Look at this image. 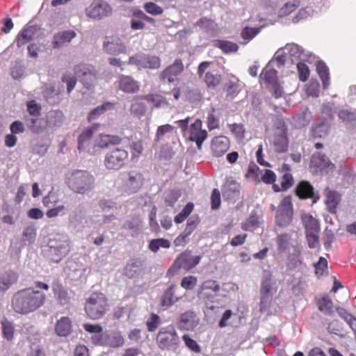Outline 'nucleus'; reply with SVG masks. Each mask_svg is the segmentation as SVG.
Masks as SVG:
<instances>
[{
	"instance_id": "1",
	"label": "nucleus",
	"mask_w": 356,
	"mask_h": 356,
	"mask_svg": "<svg viewBox=\"0 0 356 356\" xmlns=\"http://www.w3.org/2000/svg\"><path fill=\"white\" fill-rule=\"evenodd\" d=\"M46 301V295L33 287L19 290L12 297L13 309L17 314H28L42 307Z\"/></svg>"
},
{
	"instance_id": "2",
	"label": "nucleus",
	"mask_w": 356,
	"mask_h": 356,
	"mask_svg": "<svg viewBox=\"0 0 356 356\" xmlns=\"http://www.w3.org/2000/svg\"><path fill=\"white\" fill-rule=\"evenodd\" d=\"M95 177L87 170H74L66 174L65 184L73 192L87 194L95 187Z\"/></svg>"
},
{
	"instance_id": "3",
	"label": "nucleus",
	"mask_w": 356,
	"mask_h": 356,
	"mask_svg": "<svg viewBox=\"0 0 356 356\" xmlns=\"http://www.w3.org/2000/svg\"><path fill=\"white\" fill-rule=\"evenodd\" d=\"M108 299L100 291L92 292L86 298L84 304V311L86 316L92 320H99L108 311Z\"/></svg>"
},
{
	"instance_id": "4",
	"label": "nucleus",
	"mask_w": 356,
	"mask_h": 356,
	"mask_svg": "<svg viewBox=\"0 0 356 356\" xmlns=\"http://www.w3.org/2000/svg\"><path fill=\"white\" fill-rule=\"evenodd\" d=\"M156 341L162 350L175 352L180 346V339L174 325H168L159 329Z\"/></svg>"
},
{
	"instance_id": "5",
	"label": "nucleus",
	"mask_w": 356,
	"mask_h": 356,
	"mask_svg": "<svg viewBox=\"0 0 356 356\" xmlns=\"http://www.w3.org/2000/svg\"><path fill=\"white\" fill-rule=\"evenodd\" d=\"M128 157L129 153L126 149L115 147L106 153L104 163L107 170H118L125 165Z\"/></svg>"
},
{
	"instance_id": "6",
	"label": "nucleus",
	"mask_w": 356,
	"mask_h": 356,
	"mask_svg": "<svg viewBox=\"0 0 356 356\" xmlns=\"http://www.w3.org/2000/svg\"><path fill=\"white\" fill-rule=\"evenodd\" d=\"M129 65H136L138 69L156 70L161 67V58L154 55L138 53L129 57Z\"/></svg>"
},
{
	"instance_id": "7",
	"label": "nucleus",
	"mask_w": 356,
	"mask_h": 356,
	"mask_svg": "<svg viewBox=\"0 0 356 356\" xmlns=\"http://www.w3.org/2000/svg\"><path fill=\"white\" fill-rule=\"evenodd\" d=\"M74 71L85 88L90 89L95 86L97 77L93 65L80 63L74 66Z\"/></svg>"
},
{
	"instance_id": "8",
	"label": "nucleus",
	"mask_w": 356,
	"mask_h": 356,
	"mask_svg": "<svg viewBox=\"0 0 356 356\" xmlns=\"http://www.w3.org/2000/svg\"><path fill=\"white\" fill-rule=\"evenodd\" d=\"M293 214L291 197L287 195L282 200L278 206L275 216L276 223L281 227L289 225L292 221Z\"/></svg>"
},
{
	"instance_id": "9",
	"label": "nucleus",
	"mask_w": 356,
	"mask_h": 356,
	"mask_svg": "<svg viewBox=\"0 0 356 356\" xmlns=\"http://www.w3.org/2000/svg\"><path fill=\"white\" fill-rule=\"evenodd\" d=\"M220 290V285L216 280H207L203 282L197 290V297L205 303L213 302Z\"/></svg>"
},
{
	"instance_id": "10",
	"label": "nucleus",
	"mask_w": 356,
	"mask_h": 356,
	"mask_svg": "<svg viewBox=\"0 0 356 356\" xmlns=\"http://www.w3.org/2000/svg\"><path fill=\"white\" fill-rule=\"evenodd\" d=\"M200 256H193L191 251L186 250L177 257L168 271L170 272L181 268L190 270L200 263Z\"/></svg>"
},
{
	"instance_id": "11",
	"label": "nucleus",
	"mask_w": 356,
	"mask_h": 356,
	"mask_svg": "<svg viewBox=\"0 0 356 356\" xmlns=\"http://www.w3.org/2000/svg\"><path fill=\"white\" fill-rule=\"evenodd\" d=\"M211 62L204 61L202 62L197 67V74L200 78L203 77L204 81L207 88L210 89H216L220 83L222 77L218 72L205 71L209 67Z\"/></svg>"
},
{
	"instance_id": "12",
	"label": "nucleus",
	"mask_w": 356,
	"mask_h": 356,
	"mask_svg": "<svg viewBox=\"0 0 356 356\" xmlns=\"http://www.w3.org/2000/svg\"><path fill=\"white\" fill-rule=\"evenodd\" d=\"M184 66L181 59L177 58L174 63L165 67L160 74L159 79L163 82L173 83L184 71Z\"/></svg>"
},
{
	"instance_id": "13",
	"label": "nucleus",
	"mask_w": 356,
	"mask_h": 356,
	"mask_svg": "<svg viewBox=\"0 0 356 356\" xmlns=\"http://www.w3.org/2000/svg\"><path fill=\"white\" fill-rule=\"evenodd\" d=\"M202 122L197 119L190 125L188 129V138L190 140L195 142L199 149L202 148L204 140L207 138V132L202 129Z\"/></svg>"
},
{
	"instance_id": "14",
	"label": "nucleus",
	"mask_w": 356,
	"mask_h": 356,
	"mask_svg": "<svg viewBox=\"0 0 356 356\" xmlns=\"http://www.w3.org/2000/svg\"><path fill=\"white\" fill-rule=\"evenodd\" d=\"M90 18L102 19L110 15L112 13L111 6L105 2H93L86 10Z\"/></svg>"
},
{
	"instance_id": "15",
	"label": "nucleus",
	"mask_w": 356,
	"mask_h": 356,
	"mask_svg": "<svg viewBox=\"0 0 356 356\" xmlns=\"http://www.w3.org/2000/svg\"><path fill=\"white\" fill-rule=\"evenodd\" d=\"M229 139L225 136H216L211 142V150L212 154L216 157L223 156L229 149Z\"/></svg>"
},
{
	"instance_id": "16",
	"label": "nucleus",
	"mask_w": 356,
	"mask_h": 356,
	"mask_svg": "<svg viewBox=\"0 0 356 356\" xmlns=\"http://www.w3.org/2000/svg\"><path fill=\"white\" fill-rule=\"evenodd\" d=\"M179 289L175 284H171L165 289L160 297V305L163 309H168L181 299V296L177 294Z\"/></svg>"
},
{
	"instance_id": "17",
	"label": "nucleus",
	"mask_w": 356,
	"mask_h": 356,
	"mask_svg": "<svg viewBox=\"0 0 356 356\" xmlns=\"http://www.w3.org/2000/svg\"><path fill=\"white\" fill-rule=\"evenodd\" d=\"M198 323L199 319L195 312L187 311L180 315L177 325L180 330L189 331L193 330Z\"/></svg>"
},
{
	"instance_id": "18",
	"label": "nucleus",
	"mask_w": 356,
	"mask_h": 356,
	"mask_svg": "<svg viewBox=\"0 0 356 356\" xmlns=\"http://www.w3.org/2000/svg\"><path fill=\"white\" fill-rule=\"evenodd\" d=\"M118 88L125 93L134 94L140 90V83L131 76L120 75L118 77Z\"/></svg>"
},
{
	"instance_id": "19",
	"label": "nucleus",
	"mask_w": 356,
	"mask_h": 356,
	"mask_svg": "<svg viewBox=\"0 0 356 356\" xmlns=\"http://www.w3.org/2000/svg\"><path fill=\"white\" fill-rule=\"evenodd\" d=\"M51 289L54 298L59 305H66L70 303V297L68 291L59 280L56 279L53 281Z\"/></svg>"
},
{
	"instance_id": "20",
	"label": "nucleus",
	"mask_w": 356,
	"mask_h": 356,
	"mask_svg": "<svg viewBox=\"0 0 356 356\" xmlns=\"http://www.w3.org/2000/svg\"><path fill=\"white\" fill-rule=\"evenodd\" d=\"M311 166L320 170H333L334 165L325 155L320 152L314 153L311 158Z\"/></svg>"
},
{
	"instance_id": "21",
	"label": "nucleus",
	"mask_w": 356,
	"mask_h": 356,
	"mask_svg": "<svg viewBox=\"0 0 356 356\" xmlns=\"http://www.w3.org/2000/svg\"><path fill=\"white\" fill-rule=\"evenodd\" d=\"M76 36L73 30L59 31L54 35L52 46L54 49H58L70 43Z\"/></svg>"
},
{
	"instance_id": "22",
	"label": "nucleus",
	"mask_w": 356,
	"mask_h": 356,
	"mask_svg": "<svg viewBox=\"0 0 356 356\" xmlns=\"http://www.w3.org/2000/svg\"><path fill=\"white\" fill-rule=\"evenodd\" d=\"M56 334L59 337H67L72 331V322L70 318L63 316L58 319L54 327Z\"/></svg>"
},
{
	"instance_id": "23",
	"label": "nucleus",
	"mask_w": 356,
	"mask_h": 356,
	"mask_svg": "<svg viewBox=\"0 0 356 356\" xmlns=\"http://www.w3.org/2000/svg\"><path fill=\"white\" fill-rule=\"evenodd\" d=\"M325 203L329 212L331 213H336L337 206L341 200V194L336 191H332L329 188H327L325 190Z\"/></svg>"
},
{
	"instance_id": "24",
	"label": "nucleus",
	"mask_w": 356,
	"mask_h": 356,
	"mask_svg": "<svg viewBox=\"0 0 356 356\" xmlns=\"http://www.w3.org/2000/svg\"><path fill=\"white\" fill-rule=\"evenodd\" d=\"M103 48L106 53L111 55H119L127 53V47L119 40H105L103 44Z\"/></svg>"
},
{
	"instance_id": "25",
	"label": "nucleus",
	"mask_w": 356,
	"mask_h": 356,
	"mask_svg": "<svg viewBox=\"0 0 356 356\" xmlns=\"http://www.w3.org/2000/svg\"><path fill=\"white\" fill-rule=\"evenodd\" d=\"M122 142V138L115 135L100 134L95 139V146L104 149L108 148L110 145H118Z\"/></svg>"
},
{
	"instance_id": "26",
	"label": "nucleus",
	"mask_w": 356,
	"mask_h": 356,
	"mask_svg": "<svg viewBox=\"0 0 356 356\" xmlns=\"http://www.w3.org/2000/svg\"><path fill=\"white\" fill-rule=\"evenodd\" d=\"M296 195L302 200L312 198L314 195V189L307 181H301L296 187Z\"/></svg>"
},
{
	"instance_id": "27",
	"label": "nucleus",
	"mask_w": 356,
	"mask_h": 356,
	"mask_svg": "<svg viewBox=\"0 0 356 356\" xmlns=\"http://www.w3.org/2000/svg\"><path fill=\"white\" fill-rule=\"evenodd\" d=\"M288 134H274L273 145L277 153L286 152L289 147Z\"/></svg>"
},
{
	"instance_id": "28",
	"label": "nucleus",
	"mask_w": 356,
	"mask_h": 356,
	"mask_svg": "<svg viewBox=\"0 0 356 356\" xmlns=\"http://www.w3.org/2000/svg\"><path fill=\"white\" fill-rule=\"evenodd\" d=\"M127 186L132 193L136 192L143 185V177L140 172L131 171L128 174Z\"/></svg>"
},
{
	"instance_id": "29",
	"label": "nucleus",
	"mask_w": 356,
	"mask_h": 356,
	"mask_svg": "<svg viewBox=\"0 0 356 356\" xmlns=\"http://www.w3.org/2000/svg\"><path fill=\"white\" fill-rule=\"evenodd\" d=\"M17 280V273L12 270L5 272L0 277V291L8 290Z\"/></svg>"
},
{
	"instance_id": "30",
	"label": "nucleus",
	"mask_w": 356,
	"mask_h": 356,
	"mask_svg": "<svg viewBox=\"0 0 356 356\" xmlns=\"http://www.w3.org/2000/svg\"><path fill=\"white\" fill-rule=\"evenodd\" d=\"M134 100V102L130 107L131 113L138 117L144 115L147 111V106L143 95L135 97Z\"/></svg>"
},
{
	"instance_id": "31",
	"label": "nucleus",
	"mask_w": 356,
	"mask_h": 356,
	"mask_svg": "<svg viewBox=\"0 0 356 356\" xmlns=\"http://www.w3.org/2000/svg\"><path fill=\"white\" fill-rule=\"evenodd\" d=\"M277 71L269 66L265 67L260 74V80L268 86L277 81Z\"/></svg>"
},
{
	"instance_id": "32",
	"label": "nucleus",
	"mask_w": 356,
	"mask_h": 356,
	"mask_svg": "<svg viewBox=\"0 0 356 356\" xmlns=\"http://www.w3.org/2000/svg\"><path fill=\"white\" fill-rule=\"evenodd\" d=\"M143 98L148 103L152 104L154 108H161L168 106L166 98L161 94H147L143 95Z\"/></svg>"
},
{
	"instance_id": "33",
	"label": "nucleus",
	"mask_w": 356,
	"mask_h": 356,
	"mask_svg": "<svg viewBox=\"0 0 356 356\" xmlns=\"http://www.w3.org/2000/svg\"><path fill=\"white\" fill-rule=\"evenodd\" d=\"M316 72L322 81L323 89L327 88L330 85L329 69L326 64L320 61L316 65Z\"/></svg>"
},
{
	"instance_id": "34",
	"label": "nucleus",
	"mask_w": 356,
	"mask_h": 356,
	"mask_svg": "<svg viewBox=\"0 0 356 356\" xmlns=\"http://www.w3.org/2000/svg\"><path fill=\"white\" fill-rule=\"evenodd\" d=\"M124 339L120 332H115L110 334H106V346L119 348L123 346Z\"/></svg>"
},
{
	"instance_id": "35",
	"label": "nucleus",
	"mask_w": 356,
	"mask_h": 356,
	"mask_svg": "<svg viewBox=\"0 0 356 356\" xmlns=\"http://www.w3.org/2000/svg\"><path fill=\"white\" fill-rule=\"evenodd\" d=\"M319 311L325 315H330L332 313L333 302L328 296H323L316 300Z\"/></svg>"
},
{
	"instance_id": "36",
	"label": "nucleus",
	"mask_w": 356,
	"mask_h": 356,
	"mask_svg": "<svg viewBox=\"0 0 356 356\" xmlns=\"http://www.w3.org/2000/svg\"><path fill=\"white\" fill-rule=\"evenodd\" d=\"M33 37V29L32 26L24 28L18 34L16 39V44L20 47L32 40Z\"/></svg>"
},
{
	"instance_id": "37",
	"label": "nucleus",
	"mask_w": 356,
	"mask_h": 356,
	"mask_svg": "<svg viewBox=\"0 0 356 356\" xmlns=\"http://www.w3.org/2000/svg\"><path fill=\"white\" fill-rule=\"evenodd\" d=\"M293 183L294 179L292 175L289 172H286L282 177L281 186L276 184H274L273 185V189L275 192L286 191L293 186Z\"/></svg>"
},
{
	"instance_id": "38",
	"label": "nucleus",
	"mask_w": 356,
	"mask_h": 356,
	"mask_svg": "<svg viewBox=\"0 0 356 356\" xmlns=\"http://www.w3.org/2000/svg\"><path fill=\"white\" fill-rule=\"evenodd\" d=\"M302 221L305 227V232H320V224L317 219L309 214L302 217Z\"/></svg>"
},
{
	"instance_id": "39",
	"label": "nucleus",
	"mask_w": 356,
	"mask_h": 356,
	"mask_svg": "<svg viewBox=\"0 0 356 356\" xmlns=\"http://www.w3.org/2000/svg\"><path fill=\"white\" fill-rule=\"evenodd\" d=\"M339 118L347 124L356 127V112L348 109H342L338 113Z\"/></svg>"
},
{
	"instance_id": "40",
	"label": "nucleus",
	"mask_w": 356,
	"mask_h": 356,
	"mask_svg": "<svg viewBox=\"0 0 356 356\" xmlns=\"http://www.w3.org/2000/svg\"><path fill=\"white\" fill-rule=\"evenodd\" d=\"M329 131V125L326 122L314 124L312 128V136L314 138H321L326 136Z\"/></svg>"
},
{
	"instance_id": "41",
	"label": "nucleus",
	"mask_w": 356,
	"mask_h": 356,
	"mask_svg": "<svg viewBox=\"0 0 356 356\" xmlns=\"http://www.w3.org/2000/svg\"><path fill=\"white\" fill-rule=\"evenodd\" d=\"M113 107V104L111 102H105L102 105L97 106L92 109L88 115V120L91 122L95 120L102 114L104 113L107 110L111 109Z\"/></svg>"
},
{
	"instance_id": "42",
	"label": "nucleus",
	"mask_w": 356,
	"mask_h": 356,
	"mask_svg": "<svg viewBox=\"0 0 356 356\" xmlns=\"http://www.w3.org/2000/svg\"><path fill=\"white\" fill-rule=\"evenodd\" d=\"M261 172L262 171L254 163L252 162L248 165L245 177L254 181L255 183H259L261 182L259 175L260 174L261 175Z\"/></svg>"
},
{
	"instance_id": "43",
	"label": "nucleus",
	"mask_w": 356,
	"mask_h": 356,
	"mask_svg": "<svg viewBox=\"0 0 356 356\" xmlns=\"http://www.w3.org/2000/svg\"><path fill=\"white\" fill-rule=\"evenodd\" d=\"M215 45L225 54L236 52L238 49L237 44L227 40H217Z\"/></svg>"
},
{
	"instance_id": "44",
	"label": "nucleus",
	"mask_w": 356,
	"mask_h": 356,
	"mask_svg": "<svg viewBox=\"0 0 356 356\" xmlns=\"http://www.w3.org/2000/svg\"><path fill=\"white\" fill-rule=\"evenodd\" d=\"M95 131V127H88L78 137V148L82 149L83 146L88 143L92 138Z\"/></svg>"
},
{
	"instance_id": "45",
	"label": "nucleus",
	"mask_w": 356,
	"mask_h": 356,
	"mask_svg": "<svg viewBox=\"0 0 356 356\" xmlns=\"http://www.w3.org/2000/svg\"><path fill=\"white\" fill-rule=\"evenodd\" d=\"M170 242L165 238L152 239L149 244V249L153 252H157L160 248H169Z\"/></svg>"
},
{
	"instance_id": "46",
	"label": "nucleus",
	"mask_w": 356,
	"mask_h": 356,
	"mask_svg": "<svg viewBox=\"0 0 356 356\" xmlns=\"http://www.w3.org/2000/svg\"><path fill=\"white\" fill-rule=\"evenodd\" d=\"M271 283L270 279H267L262 282L261 285V302H265L268 300L271 296Z\"/></svg>"
},
{
	"instance_id": "47",
	"label": "nucleus",
	"mask_w": 356,
	"mask_h": 356,
	"mask_svg": "<svg viewBox=\"0 0 356 356\" xmlns=\"http://www.w3.org/2000/svg\"><path fill=\"white\" fill-rule=\"evenodd\" d=\"M259 227V218L257 215H251L241 224V229L244 231H253Z\"/></svg>"
},
{
	"instance_id": "48",
	"label": "nucleus",
	"mask_w": 356,
	"mask_h": 356,
	"mask_svg": "<svg viewBox=\"0 0 356 356\" xmlns=\"http://www.w3.org/2000/svg\"><path fill=\"white\" fill-rule=\"evenodd\" d=\"M238 88V81H229L225 84L224 90L227 97L233 98L237 95Z\"/></svg>"
},
{
	"instance_id": "49",
	"label": "nucleus",
	"mask_w": 356,
	"mask_h": 356,
	"mask_svg": "<svg viewBox=\"0 0 356 356\" xmlns=\"http://www.w3.org/2000/svg\"><path fill=\"white\" fill-rule=\"evenodd\" d=\"M260 31L259 28H252L245 26L241 33V38L247 42L252 40Z\"/></svg>"
},
{
	"instance_id": "50",
	"label": "nucleus",
	"mask_w": 356,
	"mask_h": 356,
	"mask_svg": "<svg viewBox=\"0 0 356 356\" xmlns=\"http://www.w3.org/2000/svg\"><path fill=\"white\" fill-rule=\"evenodd\" d=\"M182 339L186 346L191 351L195 353H200L201 352V347L188 334H184L182 336Z\"/></svg>"
},
{
	"instance_id": "51",
	"label": "nucleus",
	"mask_w": 356,
	"mask_h": 356,
	"mask_svg": "<svg viewBox=\"0 0 356 356\" xmlns=\"http://www.w3.org/2000/svg\"><path fill=\"white\" fill-rule=\"evenodd\" d=\"M306 238L310 248H316L319 246V232H306Z\"/></svg>"
},
{
	"instance_id": "52",
	"label": "nucleus",
	"mask_w": 356,
	"mask_h": 356,
	"mask_svg": "<svg viewBox=\"0 0 356 356\" xmlns=\"http://www.w3.org/2000/svg\"><path fill=\"white\" fill-rule=\"evenodd\" d=\"M286 49L289 50V54L292 59L300 58L303 54L302 48L296 44H290L286 46Z\"/></svg>"
},
{
	"instance_id": "53",
	"label": "nucleus",
	"mask_w": 356,
	"mask_h": 356,
	"mask_svg": "<svg viewBox=\"0 0 356 356\" xmlns=\"http://www.w3.org/2000/svg\"><path fill=\"white\" fill-rule=\"evenodd\" d=\"M297 68L299 79L303 82L306 81L308 79L310 74V71L307 65L304 63L299 62L297 64Z\"/></svg>"
},
{
	"instance_id": "54",
	"label": "nucleus",
	"mask_w": 356,
	"mask_h": 356,
	"mask_svg": "<svg viewBox=\"0 0 356 356\" xmlns=\"http://www.w3.org/2000/svg\"><path fill=\"white\" fill-rule=\"evenodd\" d=\"M160 323L161 320L159 316L154 313H152L149 318L146 322L148 331L151 332H154L157 329Z\"/></svg>"
},
{
	"instance_id": "55",
	"label": "nucleus",
	"mask_w": 356,
	"mask_h": 356,
	"mask_svg": "<svg viewBox=\"0 0 356 356\" xmlns=\"http://www.w3.org/2000/svg\"><path fill=\"white\" fill-rule=\"evenodd\" d=\"M230 131L238 138H243L245 129L243 124H228Z\"/></svg>"
},
{
	"instance_id": "56",
	"label": "nucleus",
	"mask_w": 356,
	"mask_h": 356,
	"mask_svg": "<svg viewBox=\"0 0 356 356\" xmlns=\"http://www.w3.org/2000/svg\"><path fill=\"white\" fill-rule=\"evenodd\" d=\"M291 236L288 234H282L277 236V249L280 252H284L289 243Z\"/></svg>"
},
{
	"instance_id": "57",
	"label": "nucleus",
	"mask_w": 356,
	"mask_h": 356,
	"mask_svg": "<svg viewBox=\"0 0 356 356\" xmlns=\"http://www.w3.org/2000/svg\"><path fill=\"white\" fill-rule=\"evenodd\" d=\"M2 332L7 340H11L14 336V327L12 323L4 321L2 322Z\"/></svg>"
},
{
	"instance_id": "58",
	"label": "nucleus",
	"mask_w": 356,
	"mask_h": 356,
	"mask_svg": "<svg viewBox=\"0 0 356 356\" xmlns=\"http://www.w3.org/2000/svg\"><path fill=\"white\" fill-rule=\"evenodd\" d=\"M260 180L266 184L273 185L276 180V175L273 170L266 169L261 175Z\"/></svg>"
},
{
	"instance_id": "59",
	"label": "nucleus",
	"mask_w": 356,
	"mask_h": 356,
	"mask_svg": "<svg viewBox=\"0 0 356 356\" xmlns=\"http://www.w3.org/2000/svg\"><path fill=\"white\" fill-rule=\"evenodd\" d=\"M197 283V278L193 275L184 277L181 282V286L186 290L193 289Z\"/></svg>"
},
{
	"instance_id": "60",
	"label": "nucleus",
	"mask_w": 356,
	"mask_h": 356,
	"mask_svg": "<svg viewBox=\"0 0 356 356\" xmlns=\"http://www.w3.org/2000/svg\"><path fill=\"white\" fill-rule=\"evenodd\" d=\"M200 222V220L197 216L191 217L187 220L186 226L184 232L190 236L193 233V232L196 229Z\"/></svg>"
},
{
	"instance_id": "61",
	"label": "nucleus",
	"mask_w": 356,
	"mask_h": 356,
	"mask_svg": "<svg viewBox=\"0 0 356 356\" xmlns=\"http://www.w3.org/2000/svg\"><path fill=\"white\" fill-rule=\"evenodd\" d=\"M144 9L145 11L153 15H161L163 10L161 7L156 5L153 2H147L144 5Z\"/></svg>"
},
{
	"instance_id": "62",
	"label": "nucleus",
	"mask_w": 356,
	"mask_h": 356,
	"mask_svg": "<svg viewBox=\"0 0 356 356\" xmlns=\"http://www.w3.org/2000/svg\"><path fill=\"white\" fill-rule=\"evenodd\" d=\"M221 203L220 193L218 188H214L211 196V207L212 209H218Z\"/></svg>"
},
{
	"instance_id": "63",
	"label": "nucleus",
	"mask_w": 356,
	"mask_h": 356,
	"mask_svg": "<svg viewBox=\"0 0 356 356\" xmlns=\"http://www.w3.org/2000/svg\"><path fill=\"white\" fill-rule=\"evenodd\" d=\"M327 261L323 257H320L318 262L315 265V273L318 276H322L327 271Z\"/></svg>"
},
{
	"instance_id": "64",
	"label": "nucleus",
	"mask_w": 356,
	"mask_h": 356,
	"mask_svg": "<svg viewBox=\"0 0 356 356\" xmlns=\"http://www.w3.org/2000/svg\"><path fill=\"white\" fill-rule=\"evenodd\" d=\"M26 106L31 115L38 117L40 115L41 107L34 100L28 102Z\"/></svg>"
}]
</instances>
